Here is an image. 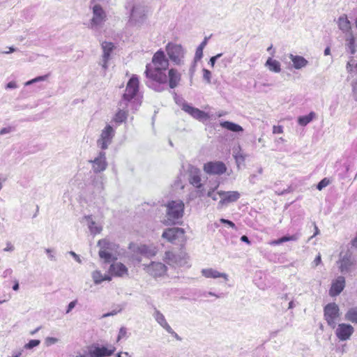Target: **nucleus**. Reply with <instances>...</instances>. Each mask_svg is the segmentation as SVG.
Wrapping results in <instances>:
<instances>
[{
  "instance_id": "nucleus-1",
  "label": "nucleus",
  "mask_w": 357,
  "mask_h": 357,
  "mask_svg": "<svg viewBox=\"0 0 357 357\" xmlns=\"http://www.w3.org/2000/svg\"><path fill=\"white\" fill-rule=\"evenodd\" d=\"M151 68V64L146 66L145 75L149 79L160 84L167 82V76L165 71L169 67V60L166 58L164 51L160 50L157 51L153 58Z\"/></svg>"
},
{
  "instance_id": "nucleus-2",
  "label": "nucleus",
  "mask_w": 357,
  "mask_h": 357,
  "mask_svg": "<svg viewBox=\"0 0 357 357\" xmlns=\"http://www.w3.org/2000/svg\"><path fill=\"white\" fill-rule=\"evenodd\" d=\"M167 212L164 223L167 225H174L181 218L184 213V203L181 200L171 201L166 205Z\"/></svg>"
},
{
  "instance_id": "nucleus-3",
  "label": "nucleus",
  "mask_w": 357,
  "mask_h": 357,
  "mask_svg": "<svg viewBox=\"0 0 357 357\" xmlns=\"http://www.w3.org/2000/svg\"><path fill=\"white\" fill-rule=\"evenodd\" d=\"M100 247L98 255L100 259H104L105 262H110L116 259V252L119 246L109 240L104 238L98 242Z\"/></svg>"
},
{
  "instance_id": "nucleus-4",
  "label": "nucleus",
  "mask_w": 357,
  "mask_h": 357,
  "mask_svg": "<svg viewBox=\"0 0 357 357\" xmlns=\"http://www.w3.org/2000/svg\"><path fill=\"white\" fill-rule=\"evenodd\" d=\"M139 91V80L137 77L133 75L128 81L125 93L121 99V105L125 107V104L133 105L136 102L135 98Z\"/></svg>"
},
{
  "instance_id": "nucleus-5",
  "label": "nucleus",
  "mask_w": 357,
  "mask_h": 357,
  "mask_svg": "<svg viewBox=\"0 0 357 357\" xmlns=\"http://www.w3.org/2000/svg\"><path fill=\"white\" fill-rule=\"evenodd\" d=\"M337 264L340 271L342 273H347L354 268L356 261L352 253L347 250L340 252Z\"/></svg>"
},
{
  "instance_id": "nucleus-6",
  "label": "nucleus",
  "mask_w": 357,
  "mask_h": 357,
  "mask_svg": "<svg viewBox=\"0 0 357 357\" xmlns=\"http://www.w3.org/2000/svg\"><path fill=\"white\" fill-rule=\"evenodd\" d=\"M92 17L90 20L89 26L94 29L102 26L107 20V13L103 8L95 3L92 7Z\"/></svg>"
},
{
  "instance_id": "nucleus-7",
  "label": "nucleus",
  "mask_w": 357,
  "mask_h": 357,
  "mask_svg": "<svg viewBox=\"0 0 357 357\" xmlns=\"http://www.w3.org/2000/svg\"><path fill=\"white\" fill-rule=\"evenodd\" d=\"M324 319L328 325L335 328L337 325V321L340 317V312L338 305L335 303L327 304L324 309Z\"/></svg>"
},
{
  "instance_id": "nucleus-8",
  "label": "nucleus",
  "mask_w": 357,
  "mask_h": 357,
  "mask_svg": "<svg viewBox=\"0 0 357 357\" xmlns=\"http://www.w3.org/2000/svg\"><path fill=\"white\" fill-rule=\"evenodd\" d=\"M166 52L169 59L176 65H181L183 63L185 51L179 44L169 43L165 47Z\"/></svg>"
},
{
  "instance_id": "nucleus-9",
  "label": "nucleus",
  "mask_w": 357,
  "mask_h": 357,
  "mask_svg": "<svg viewBox=\"0 0 357 357\" xmlns=\"http://www.w3.org/2000/svg\"><path fill=\"white\" fill-rule=\"evenodd\" d=\"M163 259L169 266H181L187 264V255L183 251H180L177 254L172 251H167Z\"/></svg>"
},
{
  "instance_id": "nucleus-10",
  "label": "nucleus",
  "mask_w": 357,
  "mask_h": 357,
  "mask_svg": "<svg viewBox=\"0 0 357 357\" xmlns=\"http://www.w3.org/2000/svg\"><path fill=\"white\" fill-rule=\"evenodd\" d=\"M115 135V130L110 125H107L97 140V145L102 150H105L112 144V139Z\"/></svg>"
},
{
  "instance_id": "nucleus-11",
  "label": "nucleus",
  "mask_w": 357,
  "mask_h": 357,
  "mask_svg": "<svg viewBox=\"0 0 357 357\" xmlns=\"http://www.w3.org/2000/svg\"><path fill=\"white\" fill-rule=\"evenodd\" d=\"M129 249L135 254H140L146 257H154L158 252L157 248L152 245H146L143 244L138 245L135 243H130Z\"/></svg>"
},
{
  "instance_id": "nucleus-12",
  "label": "nucleus",
  "mask_w": 357,
  "mask_h": 357,
  "mask_svg": "<svg viewBox=\"0 0 357 357\" xmlns=\"http://www.w3.org/2000/svg\"><path fill=\"white\" fill-rule=\"evenodd\" d=\"M335 333L340 341L350 339L354 333V328L349 324L342 323L336 325Z\"/></svg>"
},
{
  "instance_id": "nucleus-13",
  "label": "nucleus",
  "mask_w": 357,
  "mask_h": 357,
  "mask_svg": "<svg viewBox=\"0 0 357 357\" xmlns=\"http://www.w3.org/2000/svg\"><path fill=\"white\" fill-rule=\"evenodd\" d=\"M219 197L218 208H222L230 203L236 202L241 197V194L235 190H220Z\"/></svg>"
},
{
  "instance_id": "nucleus-14",
  "label": "nucleus",
  "mask_w": 357,
  "mask_h": 357,
  "mask_svg": "<svg viewBox=\"0 0 357 357\" xmlns=\"http://www.w3.org/2000/svg\"><path fill=\"white\" fill-rule=\"evenodd\" d=\"M188 179L189 183L197 189L203 186L201 178V171L197 167L189 165L187 169Z\"/></svg>"
},
{
  "instance_id": "nucleus-15",
  "label": "nucleus",
  "mask_w": 357,
  "mask_h": 357,
  "mask_svg": "<svg viewBox=\"0 0 357 357\" xmlns=\"http://www.w3.org/2000/svg\"><path fill=\"white\" fill-rule=\"evenodd\" d=\"M204 170L208 174L221 175L226 172L227 167L221 161L208 162L204 164Z\"/></svg>"
},
{
  "instance_id": "nucleus-16",
  "label": "nucleus",
  "mask_w": 357,
  "mask_h": 357,
  "mask_svg": "<svg viewBox=\"0 0 357 357\" xmlns=\"http://www.w3.org/2000/svg\"><path fill=\"white\" fill-rule=\"evenodd\" d=\"M115 351L114 347L109 348L105 347H99L98 345H92L89 349V354L90 357H105L112 356Z\"/></svg>"
},
{
  "instance_id": "nucleus-17",
  "label": "nucleus",
  "mask_w": 357,
  "mask_h": 357,
  "mask_svg": "<svg viewBox=\"0 0 357 357\" xmlns=\"http://www.w3.org/2000/svg\"><path fill=\"white\" fill-rule=\"evenodd\" d=\"M146 272L154 278L163 276L167 272V266L161 262H151L146 266Z\"/></svg>"
},
{
  "instance_id": "nucleus-18",
  "label": "nucleus",
  "mask_w": 357,
  "mask_h": 357,
  "mask_svg": "<svg viewBox=\"0 0 357 357\" xmlns=\"http://www.w3.org/2000/svg\"><path fill=\"white\" fill-rule=\"evenodd\" d=\"M181 108L185 112L197 120L204 121L209 119V115L207 113L191 106L187 102L183 103Z\"/></svg>"
},
{
  "instance_id": "nucleus-19",
  "label": "nucleus",
  "mask_w": 357,
  "mask_h": 357,
  "mask_svg": "<svg viewBox=\"0 0 357 357\" xmlns=\"http://www.w3.org/2000/svg\"><path fill=\"white\" fill-rule=\"evenodd\" d=\"M90 162L92 164V169L95 173L105 171L107 167L105 153L103 151L99 152L98 156L90 160Z\"/></svg>"
},
{
  "instance_id": "nucleus-20",
  "label": "nucleus",
  "mask_w": 357,
  "mask_h": 357,
  "mask_svg": "<svg viewBox=\"0 0 357 357\" xmlns=\"http://www.w3.org/2000/svg\"><path fill=\"white\" fill-rule=\"evenodd\" d=\"M144 8L140 5H135L130 12V21L132 24H141L145 18Z\"/></svg>"
},
{
  "instance_id": "nucleus-21",
  "label": "nucleus",
  "mask_w": 357,
  "mask_h": 357,
  "mask_svg": "<svg viewBox=\"0 0 357 357\" xmlns=\"http://www.w3.org/2000/svg\"><path fill=\"white\" fill-rule=\"evenodd\" d=\"M184 230L179 227L169 228L164 231L162 237L167 239L169 242L174 243L175 241L183 238Z\"/></svg>"
},
{
  "instance_id": "nucleus-22",
  "label": "nucleus",
  "mask_w": 357,
  "mask_h": 357,
  "mask_svg": "<svg viewBox=\"0 0 357 357\" xmlns=\"http://www.w3.org/2000/svg\"><path fill=\"white\" fill-rule=\"evenodd\" d=\"M125 107L121 105V101L119 103L118 110L113 117V121L116 123H122L125 122L128 116V109L131 106L128 104H125Z\"/></svg>"
},
{
  "instance_id": "nucleus-23",
  "label": "nucleus",
  "mask_w": 357,
  "mask_h": 357,
  "mask_svg": "<svg viewBox=\"0 0 357 357\" xmlns=\"http://www.w3.org/2000/svg\"><path fill=\"white\" fill-rule=\"evenodd\" d=\"M101 46L103 52L101 66L102 68L107 70L108 67L107 63L108 61L110 59V54L114 48V45H113L112 43L103 42Z\"/></svg>"
},
{
  "instance_id": "nucleus-24",
  "label": "nucleus",
  "mask_w": 357,
  "mask_h": 357,
  "mask_svg": "<svg viewBox=\"0 0 357 357\" xmlns=\"http://www.w3.org/2000/svg\"><path fill=\"white\" fill-rule=\"evenodd\" d=\"M345 287V279L343 276H338L332 282L329 294L332 296L339 295Z\"/></svg>"
},
{
  "instance_id": "nucleus-25",
  "label": "nucleus",
  "mask_w": 357,
  "mask_h": 357,
  "mask_svg": "<svg viewBox=\"0 0 357 357\" xmlns=\"http://www.w3.org/2000/svg\"><path fill=\"white\" fill-rule=\"evenodd\" d=\"M153 316L157 323L165 330H166L167 333L177 335L171 328V326L168 324L165 316L159 310H155Z\"/></svg>"
},
{
  "instance_id": "nucleus-26",
  "label": "nucleus",
  "mask_w": 357,
  "mask_h": 357,
  "mask_svg": "<svg viewBox=\"0 0 357 357\" xmlns=\"http://www.w3.org/2000/svg\"><path fill=\"white\" fill-rule=\"evenodd\" d=\"M111 275L116 277H123L128 275V268L122 263L117 262L111 264L109 269Z\"/></svg>"
},
{
  "instance_id": "nucleus-27",
  "label": "nucleus",
  "mask_w": 357,
  "mask_h": 357,
  "mask_svg": "<svg viewBox=\"0 0 357 357\" xmlns=\"http://www.w3.org/2000/svg\"><path fill=\"white\" fill-rule=\"evenodd\" d=\"M288 56L292 62L293 68L296 70L302 69L308 65V61L302 56L289 54Z\"/></svg>"
},
{
  "instance_id": "nucleus-28",
  "label": "nucleus",
  "mask_w": 357,
  "mask_h": 357,
  "mask_svg": "<svg viewBox=\"0 0 357 357\" xmlns=\"http://www.w3.org/2000/svg\"><path fill=\"white\" fill-rule=\"evenodd\" d=\"M181 80V74L177 70L172 68L168 72L167 81L171 89L176 88Z\"/></svg>"
},
{
  "instance_id": "nucleus-29",
  "label": "nucleus",
  "mask_w": 357,
  "mask_h": 357,
  "mask_svg": "<svg viewBox=\"0 0 357 357\" xmlns=\"http://www.w3.org/2000/svg\"><path fill=\"white\" fill-rule=\"evenodd\" d=\"M202 275L207 278L216 279L222 278L225 280H228V275L225 273H220L217 270L213 268H204L202 271Z\"/></svg>"
},
{
  "instance_id": "nucleus-30",
  "label": "nucleus",
  "mask_w": 357,
  "mask_h": 357,
  "mask_svg": "<svg viewBox=\"0 0 357 357\" xmlns=\"http://www.w3.org/2000/svg\"><path fill=\"white\" fill-rule=\"evenodd\" d=\"M337 25L338 28L343 33H349L351 29V24L349 20L347 15H342L339 17L337 20Z\"/></svg>"
},
{
  "instance_id": "nucleus-31",
  "label": "nucleus",
  "mask_w": 357,
  "mask_h": 357,
  "mask_svg": "<svg viewBox=\"0 0 357 357\" xmlns=\"http://www.w3.org/2000/svg\"><path fill=\"white\" fill-rule=\"evenodd\" d=\"M356 38L352 33H349L345 39V47L347 51L351 54H354L356 52Z\"/></svg>"
},
{
  "instance_id": "nucleus-32",
  "label": "nucleus",
  "mask_w": 357,
  "mask_h": 357,
  "mask_svg": "<svg viewBox=\"0 0 357 357\" xmlns=\"http://www.w3.org/2000/svg\"><path fill=\"white\" fill-rule=\"evenodd\" d=\"M265 66L271 72L278 73L281 71V66L280 63L275 60L273 59L271 57H269L266 63Z\"/></svg>"
},
{
  "instance_id": "nucleus-33",
  "label": "nucleus",
  "mask_w": 357,
  "mask_h": 357,
  "mask_svg": "<svg viewBox=\"0 0 357 357\" xmlns=\"http://www.w3.org/2000/svg\"><path fill=\"white\" fill-rule=\"evenodd\" d=\"M95 284H99L103 281H110L112 280L111 276L108 275H102L100 271H94L91 273Z\"/></svg>"
},
{
  "instance_id": "nucleus-34",
  "label": "nucleus",
  "mask_w": 357,
  "mask_h": 357,
  "mask_svg": "<svg viewBox=\"0 0 357 357\" xmlns=\"http://www.w3.org/2000/svg\"><path fill=\"white\" fill-rule=\"evenodd\" d=\"M84 218L88 222V227L92 234L95 235L101 232L102 227L97 225L95 221L93 220L91 216H85Z\"/></svg>"
},
{
  "instance_id": "nucleus-35",
  "label": "nucleus",
  "mask_w": 357,
  "mask_h": 357,
  "mask_svg": "<svg viewBox=\"0 0 357 357\" xmlns=\"http://www.w3.org/2000/svg\"><path fill=\"white\" fill-rule=\"evenodd\" d=\"M220 126L221 127L234 132H241L243 131V128L241 126L231 121L221 122Z\"/></svg>"
},
{
  "instance_id": "nucleus-36",
  "label": "nucleus",
  "mask_w": 357,
  "mask_h": 357,
  "mask_svg": "<svg viewBox=\"0 0 357 357\" xmlns=\"http://www.w3.org/2000/svg\"><path fill=\"white\" fill-rule=\"evenodd\" d=\"M345 320L350 321L353 324H357V306L352 307L348 309L344 314Z\"/></svg>"
},
{
  "instance_id": "nucleus-37",
  "label": "nucleus",
  "mask_w": 357,
  "mask_h": 357,
  "mask_svg": "<svg viewBox=\"0 0 357 357\" xmlns=\"http://www.w3.org/2000/svg\"><path fill=\"white\" fill-rule=\"evenodd\" d=\"M315 116L316 114L314 112H311L307 115L299 116L298 119V123L302 126H305L312 121Z\"/></svg>"
},
{
  "instance_id": "nucleus-38",
  "label": "nucleus",
  "mask_w": 357,
  "mask_h": 357,
  "mask_svg": "<svg viewBox=\"0 0 357 357\" xmlns=\"http://www.w3.org/2000/svg\"><path fill=\"white\" fill-rule=\"evenodd\" d=\"M92 185L98 193H101L105 188L104 182L102 178H95L93 180Z\"/></svg>"
},
{
  "instance_id": "nucleus-39",
  "label": "nucleus",
  "mask_w": 357,
  "mask_h": 357,
  "mask_svg": "<svg viewBox=\"0 0 357 357\" xmlns=\"http://www.w3.org/2000/svg\"><path fill=\"white\" fill-rule=\"evenodd\" d=\"M208 42V38H205L204 40L201 43V44L199 45V47L197 48L196 52H195V57L197 59H201L203 55V49L206 45Z\"/></svg>"
},
{
  "instance_id": "nucleus-40",
  "label": "nucleus",
  "mask_w": 357,
  "mask_h": 357,
  "mask_svg": "<svg viewBox=\"0 0 357 357\" xmlns=\"http://www.w3.org/2000/svg\"><path fill=\"white\" fill-rule=\"evenodd\" d=\"M218 186V185L216 187H215L214 188H211V189L208 190V191L207 192V196L208 197L211 198L214 201H217L218 199H220V197H219L220 190L217 191Z\"/></svg>"
},
{
  "instance_id": "nucleus-41",
  "label": "nucleus",
  "mask_w": 357,
  "mask_h": 357,
  "mask_svg": "<svg viewBox=\"0 0 357 357\" xmlns=\"http://www.w3.org/2000/svg\"><path fill=\"white\" fill-rule=\"evenodd\" d=\"M40 344V341L38 340H31L28 343L24 344V348L26 349H31L36 347H38Z\"/></svg>"
},
{
  "instance_id": "nucleus-42",
  "label": "nucleus",
  "mask_w": 357,
  "mask_h": 357,
  "mask_svg": "<svg viewBox=\"0 0 357 357\" xmlns=\"http://www.w3.org/2000/svg\"><path fill=\"white\" fill-rule=\"evenodd\" d=\"M234 158L236 160V162L238 164V165L240 163L243 162L245 161V156L240 151L236 152V153H234Z\"/></svg>"
},
{
  "instance_id": "nucleus-43",
  "label": "nucleus",
  "mask_w": 357,
  "mask_h": 357,
  "mask_svg": "<svg viewBox=\"0 0 357 357\" xmlns=\"http://www.w3.org/2000/svg\"><path fill=\"white\" fill-rule=\"evenodd\" d=\"M299 235L298 234H294L292 236H284L282 238H280V242L284 243L289 241H296L298 239Z\"/></svg>"
},
{
  "instance_id": "nucleus-44",
  "label": "nucleus",
  "mask_w": 357,
  "mask_h": 357,
  "mask_svg": "<svg viewBox=\"0 0 357 357\" xmlns=\"http://www.w3.org/2000/svg\"><path fill=\"white\" fill-rule=\"evenodd\" d=\"M330 181L328 178H325L322 179L317 185V188L319 190H321L323 188L328 185Z\"/></svg>"
},
{
  "instance_id": "nucleus-45",
  "label": "nucleus",
  "mask_w": 357,
  "mask_h": 357,
  "mask_svg": "<svg viewBox=\"0 0 357 357\" xmlns=\"http://www.w3.org/2000/svg\"><path fill=\"white\" fill-rule=\"evenodd\" d=\"M59 342V339L53 337H47L45 338V344L47 346L54 344Z\"/></svg>"
},
{
  "instance_id": "nucleus-46",
  "label": "nucleus",
  "mask_w": 357,
  "mask_h": 357,
  "mask_svg": "<svg viewBox=\"0 0 357 357\" xmlns=\"http://www.w3.org/2000/svg\"><path fill=\"white\" fill-rule=\"evenodd\" d=\"M203 77L207 82V83H211V73L207 69H204Z\"/></svg>"
},
{
  "instance_id": "nucleus-47",
  "label": "nucleus",
  "mask_w": 357,
  "mask_h": 357,
  "mask_svg": "<svg viewBox=\"0 0 357 357\" xmlns=\"http://www.w3.org/2000/svg\"><path fill=\"white\" fill-rule=\"evenodd\" d=\"M127 336V329L125 327H121L119 330L117 341Z\"/></svg>"
},
{
  "instance_id": "nucleus-48",
  "label": "nucleus",
  "mask_w": 357,
  "mask_h": 357,
  "mask_svg": "<svg viewBox=\"0 0 357 357\" xmlns=\"http://www.w3.org/2000/svg\"><path fill=\"white\" fill-rule=\"evenodd\" d=\"M273 132L274 134H281L283 132V128L282 126H274L273 127Z\"/></svg>"
},
{
  "instance_id": "nucleus-49",
  "label": "nucleus",
  "mask_w": 357,
  "mask_h": 357,
  "mask_svg": "<svg viewBox=\"0 0 357 357\" xmlns=\"http://www.w3.org/2000/svg\"><path fill=\"white\" fill-rule=\"evenodd\" d=\"M46 253L48 255L49 259L52 261H55L56 258L54 255L53 254L54 251L52 249L47 248L45 250Z\"/></svg>"
},
{
  "instance_id": "nucleus-50",
  "label": "nucleus",
  "mask_w": 357,
  "mask_h": 357,
  "mask_svg": "<svg viewBox=\"0 0 357 357\" xmlns=\"http://www.w3.org/2000/svg\"><path fill=\"white\" fill-rule=\"evenodd\" d=\"M321 262V255L320 254H319L316 258L314 259V260L312 262V264L314 267L317 266L318 265H319Z\"/></svg>"
},
{
  "instance_id": "nucleus-51",
  "label": "nucleus",
  "mask_w": 357,
  "mask_h": 357,
  "mask_svg": "<svg viewBox=\"0 0 357 357\" xmlns=\"http://www.w3.org/2000/svg\"><path fill=\"white\" fill-rule=\"evenodd\" d=\"M77 301H71L68 305L66 313H69L75 307Z\"/></svg>"
},
{
  "instance_id": "nucleus-52",
  "label": "nucleus",
  "mask_w": 357,
  "mask_h": 357,
  "mask_svg": "<svg viewBox=\"0 0 357 357\" xmlns=\"http://www.w3.org/2000/svg\"><path fill=\"white\" fill-rule=\"evenodd\" d=\"M220 222L224 223V224H227V225H229V227H231L232 228L235 227L234 223L233 222L230 221V220H226V219H224V218H221L220 219Z\"/></svg>"
},
{
  "instance_id": "nucleus-53",
  "label": "nucleus",
  "mask_w": 357,
  "mask_h": 357,
  "mask_svg": "<svg viewBox=\"0 0 357 357\" xmlns=\"http://www.w3.org/2000/svg\"><path fill=\"white\" fill-rule=\"evenodd\" d=\"M353 93L355 97V99L357 100V79L353 82L352 84Z\"/></svg>"
},
{
  "instance_id": "nucleus-54",
  "label": "nucleus",
  "mask_w": 357,
  "mask_h": 357,
  "mask_svg": "<svg viewBox=\"0 0 357 357\" xmlns=\"http://www.w3.org/2000/svg\"><path fill=\"white\" fill-rule=\"evenodd\" d=\"M12 131V128L10 127L3 128L0 130V135H3L7 133H9Z\"/></svg>"
},
{
  "instance_id": "nucleus-55",
  "label": "nucleus",
  "mask_w": 357,
  "mask_h": 357,
  "mask_svg": "<svg viewBox=\"0 0 357 357\" xmlns=\"http://www.w3.org/2000/svg\"><path fill=\"white\" fill-rule=\"evenodd\" d=\"M69 254L73 256L74 257V259L78 262V263H81L82 261L79 258V257L73 251H70L69 252Z\"/></svg>"
},
{
  "instance_id": "nucleus-56",
  "label": "nucleus",
  "mask_w": 357,
  "mask_h": 357,
  "mask_svg": "<svg viewBox=\"0 0 357 357\" xmlns=\"http://www.w3.org/2000/svg\"><path fill=\"white\" fill-rule=\"evenodd\" d=\"M47 75L39 76V77L34 78L33 82L36 83V82H40V81H45L47 79Z\"/></svg>"
},
{
  "instance_id": "nucleus-57",
  "label": "nucleus",
  "mask_w": 357,
  "mask_h": 357,
  "mask_svg": "<svg viewBox=\"0 0 357 357\" xmlns=\"http://www.w3.org/2000/svg\"><path fill=\"white\" fill-rule=\"evenodd\" d=\"M6 89H15L17 87V84L15 82H10L6 84Z\"/></svg>"
},
{
  "instance_id": "nucleus-58",
  "label": "nucleus",
  "mask_w": 357,
  "mask_h": 357,
  "mask_svg": "<svg viewBox=\"0 0 357 357\" xmlns=\"http://www.w3.org/2000/svg\"><path fill=\"white\" fill-rule=\"evenodd\" d=\"M121 310H119V311H115V310H114V311H112V312H108V313L104 314L102 315V317H109V316L115 315V314H117V312H121Z\"/></svg>"
},
{
  "instance_id": "nucleus-59",
  "label": "nucleus",
  "mask_w": 357,
  "mask_h": 357,
  "mask_svg": "<svg viewBox=\"0 0 357 357\" xmlns=\"http://www.w3.org/2000/svg\"><path fill=\"white\" fill-rule=\"evenodd\" d=\"M14 250V247L11 243H8L6 248L3 249L5 252H10Z\"/></svg>"
},
{
  "instance_id": "nucleus-60",
  "label": "nucleus",
  "mask_w": 357,
  "mask_h": 357,
  "mask_svg": "<svg viewBox=\"0 0 357 357\" xmlns=\"http://www.w3.org/2000/svg\"><path fill=\"white\" fill-rule=\"evenodd\" d=\"M15 50H16V49L14 48L13 47H8V51H3L1 53L2 54H10V53L14 52Z\"/></svg>"
},
{
  "instance_id": "nucleus-61",
  "label": "nucleus",
  "mask_w": 357,
  "mask_h": 357,
  "mask_svg": "<svg viewBox=\"0 0 357 357\" xmlns=\"http://www.w3.org/2000/svg\"><path fill=\"white\" fill-rule=\"evenodd\" d=\"M116 357H130L127 352H120L117 354Z\"/></svg>"
},
{
  "instance_id": "nucleus-62",
  "label": "nucleus",
  "mask_w": 357,
  "mask_h": 357,
  "mask_svg": "<svg viewBox=\"0 0 357 357\" xmlns=\"http://www.w3.org/2000/svg\"><path fill=\"white\" fill-rule=\"evenodd\" d=\"M257 176L255 174H251L249 177V181L252 183H255Z\"/></svg>"
},
{
  "instance_id": "nucleus-63",
  "label": "nucleus",
  "mask_w": 357,
  "mask_h": 357,
  "mask_svg": "<svg viewBox=\"0 0 357 357\" xmlns=\"http://www.w3.org/2000/svg\"><path fill=\"white\" fill-rule=\"evenodd\" d=\"M280 243H282V242H280V238H279V239L274 240V241H271L270 243V245H279Z\"/></svg>"
},
{
  "instance_id": "nucleus-64",
  "label": "nucleus",
  "mask_w": 357,
  "mask_h": 357,
  "mask_svg": "<svg viewBox=\"0 0 357 357\" xmlns=\"http://www.w3.org/2000/svg\"><path fill=\"white\" fill-rule=\"evenodd\" d=\"M241 240L243 242L248 243V244L250 243V241H249L248 238L246 236H242L241 238Z\"/></svg>"
}]
</instances>
